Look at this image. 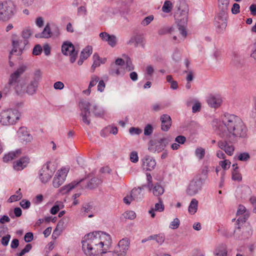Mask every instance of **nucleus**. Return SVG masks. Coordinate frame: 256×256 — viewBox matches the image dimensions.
Instances as JSON below:
<instances>
[{"label":"nucleus","mask_w":256,"mask_h":256,"mask_svg":"<svg viewBox=\"0 0 256 256\" xmlns=\"http://www.w3.org/2000/svg\"><path fill=\"white\" fill-rule=\"evenodd\" d=\"M130 244L129 240L127 238H124L119 241L114 252L118 256H125L130 248Z\"/></svg>","instance_id":"9b49d317"},{"label":"nucleus","mask_w":256,"mask_h":256,"mask_svg":"<svg viewBox=\"0 0 256 256\" xmlns=\"http://www.w3.org/2000/svg\"><path fill=\"white\" fill-rule=\"evenodd\" d=\"M224 140H220L218 142V147L228 156H232L234 150V147L228 140L224 139Z\"/></svg>","instance_id":"2eb2a0df"},{"label":"nucleus","mask_w":256,"mask_h":256,"mask_svg":"<svg viewBox=\"0 0 256 256\" xmlns=\"http://www.w3.org/2000/svg\"><path fill=\"white\" fill-rule=\"evenodd\" d=\"M168 144V140L166 138H161L155 143L156 151L162 152L164 150Z\"/></svg>","instance_id":"bb28decb"},{"label":"nucleus","mask_w":256,"mask_h":256,"mask_svg":"<svg viewBox=\"0 0 256 256\" xmlns=\"http://www.w3.org/2000/svg\"><path fill=\"white\" fill-rule=\"evenodd\" d=\"M150 239L156 240L158 245H162L165 240V236L164 234H158L150 236Z\"/></svg>","instance_id":"72a5a7b5"},{"label":"nucleus","mask_w":256,"mask_h":256,"mask_svg":"<svg viewBox=\"0 0 256 256\" xmlns=\"http://www.w3.org/2000/svg\"><path fill=\"white\" fill-rule=\"evenodd\" d=\"M178 10L180 12L181 15L182 16L183 22H186L188 12V6L184 2H180V5L178 7Z\"/></svg>","instance_id":"4be33fe9"},{"label":"nucleus","mask_w":256,"mask_h":256,"mask_svg":"<svg viewBox=\"0 0 256 256\" xmlns=\"http://www.w3.org/2000/svg\"><path fill=\"white\" fill-rule=\"evenodd\" d=\"M246 214H248L250 216L249 212L246 210L245 206L243 205L240 204L237 210L236 216H240L239 217L244 218Z\"/></svg>","instance_id":"a19ab883"},{"label":"nucleus","mask_w":256,"mask_h":256,"mask_svg":"<svg viewBox=\"0 0 256 256\" xmlns=\"http://www.w3.org/2000/svg\"><path fill=\"white\" fill-rule=\"evenodd\" d=\"M64 208V205L63 203L61 202L57 201L50 209V212L52 214H56L60 210Z\"/></svg>","instance_id":"f704fd0d"},{"label":"nucleus","mask_w":256,"mask_h":256,"mask_svg":"<svg viewBox=\"0 0 256 256\" xmlns=\"http://www.w3.org/2000/svg\"><path fill=\"white\" fill-rule=\"evenodd\" d=\"M142 132V130L138 128L132 127L129 129V132L132 135L139 134Z\"/></svg>","instance_id":"69168bd1"},{"label":"nucleus","mask_w":256,"mask_h":256,"mask_svg":"<svg viewBox=\"0 0 256 256\" xmlns=\"http://www.w3.org/2000/svg\"><path fill=\"white\" fill-rule=\"evenodd\" d=\"M180 224V221L179 219L176 218L170 222L169 226L170 228L174 230L178 228L179 227Z\"/></svg>","instance_id":"4d7b16f0"},{"label":"nucleus","mask_w":256,"mask_h":256,"mask_svg":"<svg viewBox=\"0 0 256 256\" xmlns=\"http://www.w3.org/2000/svg\"><path fill=\"white\" fill-rule=\"evenodd\" d=\"M32 34V32L30 29L26 28L24 29L22 32V36L24 40H27V39L30 37Z\"/></svg>","instance_id":"bf43d9fd"},{"label":"nucleus","mask_w":256,"mask_h":256,"mask_svg":"<svg viewBox=\"0 0 256 256\" xmlns=\"http://www.w3.org/2000/svg\"><path fill=\"white\" fill-rule=\"evenodd\" d=\"M122 72V68L114 64H112L109 69V74L112 76H118Z\"/></svg>","instance_id":"cd10ccee"},{"label":"nucleus","mask_w":256,"mask_h":256,"mask_svg":"<svg viewBox=\"0 0 256 256\" xmlns=\"http://www.w3.org/2000/svg\"><path fill=\"white\" fill-rule=\"evenodd\" d=\"M222 124L218 126L220 136L230 142H234L238 138H245L247 128L242 119L234 114H225L221 117Z\"/></svg>","instance_id":"f03ea898"},{"label":"nucleus","mask_w":256,"mask_h":256,"mask_svg":"<svg viewBox=\"0 0 256 256\" xmlns=\"http://www.w3.org/2000/svg\"><path fill=\"white\" fill-rule=\"evenodd\" d=\"M62 52L65 56H70V60L73 64L78 56V52L76 51L73 44L68 41L65 42L62 46Z\"/></svg>","instance_id":"0eeeda50"},{"label":"nucleus","mask_w":256,"mask_h":256,"mask_svg":"<svg viewBox=\"0 0 256 256\" xmlns=\"http://www.w3.org/2000/svg\"><path fill=\"white\" fill-rule=\"evenodd\" d=\"M21 113L16 108H10L0 112V123L3 126L16 124L20 120Z\"/></svg>","instance_id":"39448f33"},{"label":"nucleus","mask_w":256,"mask_h":256,"mask_svg":"<svg viewBox=\"0 0 256 256\" xmlns=\"http://www.w3.org/2000/svg\"><path fill=\"white\" fill-rule=\"evenodd\" d=\"M91 111L96 117L102 118L104 116L105 111L103 108L94 104L92 108H91Z\"/></svg>","instance_id":"c85d7f7f"},{"label":"nucleus","mask_w":256,"mask_h":256,"mask_svg":"<svg viewBox=\"0 0 256 256\" xmlns=\"http://www.w3.org/2000/svg\"><path fill=\"white\" fill-rule=\"evenodd\" d=\"M201 110V104L198 100H194V104L192 107V112L193 113L199 112Z\"/></svg>","instance_id":"6e6d98bb"},{"label":"nucleus","mask_w":256,"mask_h":256,"mask_svg":"<svg viewBox=\"0 0 256 256\" xmlns=\"http://www.w3.org/2000/svg\"><path fill=\"white\" fill-rule=\"evenodd\" d=\"M198 201L196 198H192L188 206V210L190 214H194L198 210Z\"/></svg>","instance_id":"c756f323"},{"label":"nucleus","mask_w":256,"mask_h":256,"mask_svg":"<svg viewBox=\"0 0 256 256\" xmlns=\"http://www.w3.org/2000/svg\"><path fill=\"white\" fill-rule=\"evenodd\" d=\"M173 8L172 2L170 0H166L164 2V5L162 6V10L166 13L170 12Z\"/></svg>","instance_id":"58836bf2"},{"label":"nucleus","mask_w":256,"mask_h":256,"mask_svg":"<svg viewBox=\"0 0 256 256\" xmlns=\"http://www.w3.org/2000/svg\"><path fill=\"white\" fill-rule=\"evenodd\" d=\"M52 37L56 38L60 34V30L58 26L52 25L51 28Z\"/></svg>","instance_id":"3c124183"},{"label":"nucleus","mask_w":256,"mask_h":256,"mask_svg":"<svg viewBox=\"0 0 256 256\" xmlns=\"http://www.w3.org/2000/svg\"><path fill=\"white\" fill-rule=\"evenodd\" d=\"M102 182V180L98 178H93L90 180L86 178L82 179L79 180V184L82 188L92 189L98 186Z\"/></svg>","instance_id":"ddd939ff"},{"label":"nucleus","mask_w":256,"mask_h":256,"mask_svg":"<svg viewBox=\"0 0 256 256\" xmlns=\"http://www.w3.org/2000/svg\"><path fill=\"white\" fill-rule=\"evenodd\" d=\"M123 216L126 218L130 220H133L136 217V213L132 210L126 212Z\"/></svg>","instance_id":"603ef678"},{"label":"nucleus","mask_w":256,"mask_h":256,"mask_svg":"<svg viewBox=\"0 0 256 256\" xmlns=\"http://www.w3.org/2000/svg\"><path fill=\"white\" fill-rule=\"evenodd\" d=\"M16 6L10 0L0 1V21L6 22L15 16Z\"/></svg>","instance_id":"423d86ee"},{"label":"nucleus","mask_w":256,"mask_h":256,"mask_svg":"<svg viewBox=\"0 0 256 256\" xmlns=\"http://www.w3.org/2000/svg\"><path fill=\"white\" fill-rule=\"evenodd\" d=\"M92 47L91 46H88L81 52L80 56L82 57L83 59L86 60L92 54Z\"/></svg>","instance_id":"c9c22d12"},{"label":"nucleus","mask_w":256,"mask_h":256,"mask_svg":"<svg viewBox=\"0 0 256 256\" xmlns=\"http://www.w3.org/2000/svg\"><path fill=\"white\" fill-rule=\"evenodd\" d=\"M28 162L29 158L28 157H22L14 162V168L16 170H22L26 166Z\"/></svg>","instance_id":"412c9836"},{"label":"nucleus","mask_w":256,"mask_h":256,"mask_svg":"<svg viewBox=\"0 0 256 256\" xmlns=\"http://www.w3.org/2000/svg\"><path fill=\"white\" fill-rule=\"evenodd\" d=\"M64 182H63L62 180L61 181V180L60 178H58L56 176H54V178L53 179V181H52V185L54 188H58Z\"/></svg>","instance_id":"864d4df0"},{"label":"nucleus","mask_w":256,"mask_h":256,"mask_svg":"<svg viewBox=\"0 0 256 256\" xmlns=\"http://www.w3.org/2000/svg\"><path fill=\"white\" fill-rule=\"evenodd\" d=\"M226 14L219 12L214 18V25L218 32H222L227 26Z\"/></svg>","instance_id":"f8f14e48"},{"label":"nucleus","mask_w":256,"mask_h":256,"mask_svg":"<svg viewBox=\"0 0 256 256\" xmlns=\"http://www.w3.org/2000/svg\"><path fill=\"white\" fill-rule=\"evenodd\" d=\"M99 77L97 76H92L91 77V80L90 81L88 88V93L90 94V88L96 85V84L99 81Z\"/></svg>","instance_id":"37998d69"},{"label":"nucleus","mask_w":256,"mask_h":256,"mask_svg":"<svg viewBox=\"0 0 256 256\" xmlns=\"http://www.w3.org/2000/svg\"><path fill=\"white\" fill-rule=\"evenodd\" d=\"M20 206L24 209H27L30 206V202L29 200H22L20 202Z\"/></svg>","instance_id":"338daca9"},{"label":"nucleus","mask_w":256,"mask_h":256,"mask_svg":"<svg viewBox=\"0 0 256 256\" xmlns=\"http://www.w3.org/2000/svg\"><path fill=\"white\" fill-rule=\"evenodd\" d=\"M208 106L212 108H218L220 106L222 100L218 96L210 95L207 99Z\"/></svg>","instance_id":"6ab92c4d"},{"label":"nucleus","mask_w":256,"mask_h":256,"mask_svg":"<svg viewBox=\"0 0 256 256\" xmlns=\"http://www.w3.org/2000/svg\"><path fill=\"white\" fill-rule=\"evenodd\" d=\"M80 184L79 181L73 182L68 184L65 185L58 190L59 192L62 194H64L70 192L76 186Z\"/></svg>","instance_id":"393cba45"},{"label":"nucleus","mask_w":256,"mask_h":256,"mask_svg":"<svg viewBox=\"0 0 256 256\" xmlns=\"http://www.w3.org/2000/svg\"><path fill=\"white\" fill-rule=\"evenodd\" d=\"M232 179L234 180L240 181L242 180L241 174L236 168L232 172Z\"/></svg>","instance_id":"de8ad7c7"},{"label":"nucleus","mask_w":256,"mask_h":256,"mask_svg":"<svg viewBox=\"0 0 256 256\" xmlns=\"http://www.w3.org/2000/svg\"><path fill=\"white\" fill-rule=\"evenodd\" d=\"M68 171V168H62L56 172L55 176H56L58 178H60L61 181L62 180L63 182H64Z\"/></svg>","instance_id":"473e14b6"},{"label":"nucleus","mask_w":256,"mask_h":256,"mask_svg":"<svg viewBox=\"0 0 256 256\" xmlns=\"http://www.w3.org/2000/svg\"><path fill=\"white\" fill-rule=\"evenodd\" d=\"M160 120L161 121V129L164 132H167L172 126V119L170 116L166 114L161 116Z\"/></svg>","instance_id":"a211bd4d"},{"label":"nucleus","mask_w":256,"mask_h":256,"mask_svg":"<svg viewBox=\"0 0 256 256\" xmlns=\"http://www.w3.org/2000/svg\"><path fill=\"white\" fill-rule=\"evenodd\" d=\"M130 160L134 163H136L138 160V152L136 151H133L130 154Z\"/></svg>","instance_id":"052dcab7"},{"label":"nucleus","mask_w":256,"mask_h":256,"mask_svg":"<svg viewBox=\"0 0 256 256\" xmlns=\"http://www.w3.org/2000/svg\"><path fill=\"white\" fill-rule=\"evenodd\" d=\"M50 162H48L44 164L38 172V178L43 184L48 182L54 174V171L50 168Z\"/></svg>","instance_id":"1a4fd4ad"},{"label":"nucleus","mask_w":256,"mask_h":256,"mask_svg":"<svg viewBox=\"0 0 256 256\" xmlns=\"http://www.w3.org/2000/svg\"><path fill=\"white\" fill-rule=\"evenodd\" d=\"M153 132V128L150 124H147L144 129V134L145 136H150Z\"/></svg>","instance_id":"13d9d810"},{"label":"nucleus","mask_w":256,"mask_h":256,"mask_svg":"<svg viewBox=\"0 0 256 256\" xmlns=\"http://www.w3.org/2000/svg\"><path fill=\"white\" fill-rule=\"evenodd\" d=\"M220 165L224 170H226L230 167V162L227 160L220 161L219 163Z\"/></svg>","instance_id":"0e129e2a"},{"label":"nucleus","mask_w":256,"mask_h":256,"mask_svg":"<svg viewBox=\"0 0 256 256\" xmlns=\"http://www.w3.org/2000/svg\"><path fill=\"white\" fill-rule=\"evenodd\" d=\"M38 86V85L31 82L27 86L26 92L29 94H33L36 92Z\"/></svg>","instance_id":"79ce46f5"},{"label":"nucleus","mask_w":256,"mask_h":256,"mask_svg":"<svg viewBox=\"0 0 256 256\" xmlns=\"http://www.w3.org/2000/svg\"><path fill=\"white\" fill-rule=\"evenodd\" d=\"M26 66H20L10 76L8 86H12L17 94H21L24 92L25 85L24 82L22 80L21 76L26 71Z\"/></svg>","instance_id":"20e7f679"},{"label":"nucleus","mask_w":256,"mask_h":256,"mask_svg":"<svg viewBox=\"0 0 256 256\" xmlns=\"http://www.w3.org/2000/svg\"><path fill=\"white\" fill-rule=\"evenodd\" d=\"M28 44V40H24L23 41L20 40H12L13 48L10 52V54H16V55H20L22 54V49Z\"/></svg>","instance_id":"4468645a"},{"label":"nucleus","mask_w":256,"mask_h":256,"mask_svg":"<svg viewBox=\"0 0 256 256\" xmlns=\"http://www.w3.org/2000/svg\"><path fill=\"white\" fill-rule=\"evenodd\" d=\"M82 250L87 256H98L108 252L112 244L110 236L103 232L86 235L82 241Z\"/></svg>","instance_id":"f257e3e1"},{"label":"nucleus","mask_w":256,"mask_h":256,"mask_svg":"<svg viewBox=\"0 0 256 256\" xmlns=\"http://www.w3.org/2000/svg\"><path fill=\"white\" fill-rule=\"evenodd\" d=\"M51 28L48 23L46 24L42 32L40 33L36 34L35 37L36 38H48L52 37Z\"/></svg>","instance_id":"5701e85b"},{"label":"nucleus","mask_w":256,"mask_h":256,"mask_svg":"<svg viewBox=\"0 0 256 256\" xmlns=\"http://www.w3.org/2000/svg\"><path fill=\"white\" fill-rule=\"evenodd\" d=\"M93 64L91 67V69L92 70V72L95 70L96 68L100 66V57L98 54L95 53L93 55Z\"/></svg>","instance_id":"ea45409f"},{"label":"nucleus","mask_w":256,"mask_h":256,"mask_svg":"<svg viewBox=\"0 0 256 256\" xmlns=\"http://www.w3.org/2000/svg\"><path fill=\"white\" fill-rule=\"evenodd\" d=\"M205 154V150L202 147L198 148L195 150V154L200 160L204 158Z\"/></svg>","instance_id":"c03bdc74"},{"label":"nucleus","mask_w":256,"mask_h":256,"mask_svg":"<svg viewBox=\"0 0 256 256\" xmlns=\"http://www.w3.org/2000/svg\"><path fill=\"white\" fill-rule=\"evenodd\" d=\"M204 183V180L201 178H194L189 184L186 192L190 196H193L200 190Z\"/></svg>","instance_id":"6e6552de"},{"label":"nucleus","mask_w":256,"mask_h":256,"mask_svg":"<svg viewBox=\"0 0 256 256\" xmlns=\"http://www.w3.org/2000/svg\"><path fill=\"white\" fill-rule=\"evenodd\" d=\"M149 190L152 191L153 194L158 198L164 192V187L158 183H156L154 186H152V189Z\"/></svg>","instance_id":"a878e982"},{"label":"nucleus","mask_w":256,"mask_h":256,"mask_svg":"<svg viewBox=\"0 0 256 256\" xmlns=\"http://www.w3.org/2000/svg\"><path fill=\"white\" fill-rule=\"evenodd\" d=\"M158 202L156 204L154 210L162 212L164 210V205L162 204V201L161 198H158Z\"/></svg>","instance_id":"8fccbe9b"},{"label":"nucleus","mask_w":256,"mask_h":256,"mask_svg":"<svg viewBox=\"0 0 256 256\" xmlns=\"http://www.w3.org/2000/svg\"><path fill=\"white\" fill-rule=\"evenodd\" d=\"M22 197V192H20V189L19 188L16 192V194L12 195L8 198V202H14L18 201L20 200Z\"/></svg>","instance_id":"4c0bfd02"},{"label":"nucleus","mask_w":256,"mask_h":256,"mask_svg":"<svg viewBox=\"0 0 256 256\" xmlns=\"http://www.w3.org/2000/svg\"><path fill=\"white\" fill-rule=\"evenodd\" d=\"M41 78V72L40 70H37L34 72L33 80L31 82L38 85Z\"/></svg>","instance_id":"a18cd8bd"},{"label":"nucleus","mask_w":256,"mask_h":256,"mask_svg":"<svg viewBox=\"0 0 256 256\" xmlns=\"http://www.w3.org/2000/svg\"><path fill=\"white\" fill-rule=\"evenodd\" d=\"M229 0H218V8L220 10V12L226 14Z\"/></svg>","instance_id":"2f4dec72"},{"label":"nucleus","mask_w":256,"mask_h":256,"mask_svg":"<svg viewBox=\"0 0 256 256\" xmlns=\"http://www.w3.org/2000/svg\"><path fill=\"white\" fill-rule=\"evenodd\" d=\"M250 202L253 207V212L256 214V197L254 196H252L250 198Z\"/></svg>","instance_id":"774afa93"},{"label":"nucleus","mask_w":256,"mask_h":256,"mask_svg":"<svg viewBox=\"0 0 256 256\" xmlns=\"http://www.w3.org/2000/svg\"><path fill=\"white\" fill-rule=\"evenodd\" d=\"M172 30L173 28L172 27H162L158 30V34L160 35H164L167 34L171 33Z\"/></svg>","instance_id":"49530a36"},{"label":"nucleus","mask_w":256,"mask_h":256,"mask_svg":"<svg viewBox=\"0 0 256 256\" xmlns=\"http://www.w3.org/2000/svg\"><path fill=\"white\" fill-rule=\"evenodd\" d=\"M156 166V161L152 156H146L142 159V166L144 170L147 171H152Z\"/></svg>","instance_id":"dca6fc26"},{"label":"nucleus","mask_w":256,"mask_h":256,"mask_svg":"<svg viewBox=\"0 0 256 256\" xmlns=\"http://www.w3.org/2000/svg\"><path fill=\"white\" fill-rule=\"evenodd\" d=\"M249 215L246 214L244 218L239 217L236 220V229L234 230V236L236 240H244L250 238L253 233L252 226L248 224H245Z\"/></svg>","instance_id":"7ed1b4c3"},{"label":"nucleus","mask_w":256,"mask_h":256,"mask_svg":"<svg viewBox=\"0 0 256 256\" xmlns=\"http://www.w3.org/2000/svg\"><path fill=\"white\" fill-rule=\"evenodd\" d=\"M250 158V156L248 152H244L240 154L238 156V159L239 160L246 162Z\"/></svg>","instance_id":"09e8293b"},{"label":"nucleus","mask_w":256,"mask_h":256,"mask_svg":"<svg viewBox=\"0 0 256 256\" xmlns=\"http://www.w3.org/2000/svg\"><path fill=\"white\" fill-rule=\"evenodd\" d=\"M164 106L161 104L156 103L152 106V110L154 112H158L163 110Z\"/></svg>","instance_id":"e2e57ef3"},{"label":"nucleus","mask_w":256,"mask_h":256,"mask_svg":"<svg viewBox=\"0 0 256 256\" xmlns=\"http://www.w3.org/2000/svg\"><path fill=\"white\" fill-rule=\"evenodd\" d=\"M215 256H227V250L226 245L222 244L214 250Z\"/></svg>","instance_id":"7c9ffc66"},{"label":"nucleus","mask_w":256,"mask_h":256,"mask_svg":"<svg viewBox=\"0 0 256 256\" xmlns=\"http://www.w3.org/2000/svg\"><path fill=\"white\" fill-rule=\"evenodd\" d=\"M21 154L22 151L20 149L10 152L3 157V160L4 162H8L19 156Z\"/></svg>","instance_id":"b1692460"},{"label":"nucleus","mask_w":256,"mask_h":256,"mask_svg":"<svg viewBox=\"0 0 256 256\" xmlns=\"http://www.w3.org/2000/svg\"><path fill=\"white\" fill-rule=\"evenodd\" d=\"M91 104L88 102H80L79 104V106L80 110V116L82 118L83 122L87 125L90 124V120L89 118L90 112V106Z\"/></svg>","instance_id":"9d476101"},{"label":"nucleus","mask_w":256,"mask_h":256,"mask_svg":"<svg viewBox=\"0 0 256 256\" xmlns=\"http://www.w3.org/2000/svg\"><path fill=\"white\" fill-rule=\"evenodd\" d=\"M154 17L152 15L148 16L146 17L141 22L142 25L146 26L149 24L153 20Z\"/></svg>","instance_id":"5fc2aeb1"},{"label":"nucleus","mask_w":256,"mask_h":256,"mask_svg":"<svg viewBox=\"0 0 256 256\" xmlns=\"http://www.w3.org/2000/svg\"><path fill=\"white\" fill-rule=\"evenodd\" d=\"M146 187V185L144 184L140 187L134 188L132 190L130 195L134 200L138 201L143 198L144 194L142 192V190Z\"/></svg>","instance_id":"aec40b11"},{"label":"nucleus","mask_w":256,"mask_h":256,"mask_svg":"<svg viewBox=\"0 0 256 256\" xmlns=\"http://www.w3.org/2000/svg\"><path fill=\"white\" fill-rule=\"evenodd\" d=\"M145 45V41L144 38L140 35H135V44L134 46L136 47L140 46L142 48H144Z\"/></svg>","instance_id":"e433bc0d"},{"label":"nucleus","mask_w":256,"mask_h":256,"mask_svg":"<svg viewBox=\"0 0 256 256\" xmlns=\"http://www.w3.org/2000/svg\"><path fill=\"white\" fill-rule=\"evenodd\" d=\"M101 40L108 44L112 47H114L118 42V38L114 35H110L106 32H102L99 34Z\"/></svg>","instance_id":"f3484780"},{"label":"nucleus","mask_w":256,"mask_h":256,"mask_svg":"<svg viewBox=\"0 0 256 256\" xmlns=\"http://www.w3.org/2000/svg\"><path fill=\"white\" fill-rule=\"evenodd\" d=\"M42 49L40 44H36L34 48L32 54L35 56L40 55L42 52Z\"/></svg>","instance_id":"680f3d73"}]
</instances>
